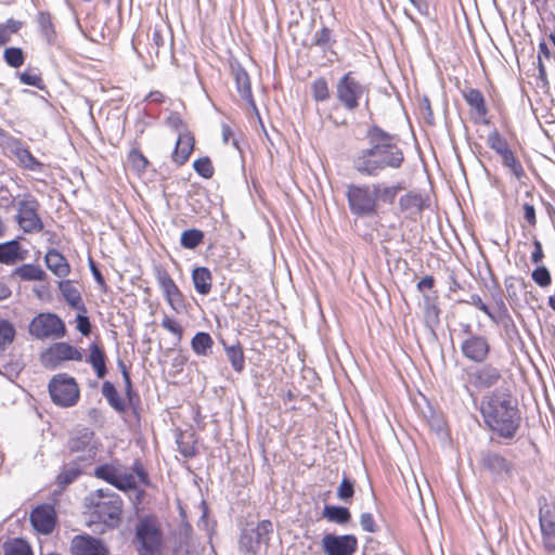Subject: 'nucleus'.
Listing matches in <instances>:
<instances>
[{
	"mask_svg": "<svg viewBox=\"0 0 555 555\" xmlns=\"http://www.w3.org/2000/svg\"><path fill=\"white\" fill-rule=\"evenodd\" d=\"M94 475H95V477L103 479L113 486L117 485L116 481H117L118 472L112 465L104 464V465L98 466L94 470Z\"/></svg>",
	"mask_w": 555,
	"mask_h": 555,
	"instance_id": "48",
	"label": "nucleus"
},
{
	"mask_svg": "<svg viewBox=\"0 0 555 555\" xmlns=\"http://www.w3.org/2000/svg\"><path fill=\"white\" fill-rule=\"evenodd\" d=\"M538 505L542 546L546 553H555V500L542 495Z\"/></svg>",
	"mask_w": 555,
	"mask_h": 555,
	"instance_id": "7",
	"label": "nucleus"
},
{
	"mask_svg": "<svg viewBox=\"0 0 555 555\" xmlns=\"http://www.w3.org/2000/svg\"><path fill=\"white\" fill-rule=\"evenodd\" d=\"M357 547L358 539L353 534L327 533L322 539V548L326 555H353Z\"/></svg>",
	"mask_w": 555,
	"mask_h": 555,
	"instance_id": "14",
	"label": "nucleus"
},
{
	"mask_svg": "<svg viewBox=\"0 0 555 555\" xmlns=\"http://www.w3.org/2000/svg\"><path fill=\"white\" fill-rule=\"evenodd\" d=\"M135 542L140 555H162L164 534L155 516L139 518L135 525Z\"/></svg>",
	"mask_w": 555,
	"mask_h": 555,
	"instance_id": "4",
	"label": "nucleus"
},
{
	"mask_svg": "<svg viewBox=\"0 0 555 555\" xmlns=\"http://www.w3.org/2000/svg\"><path fill=\"white\" fill-rule=\"evenodd\" d=\"M462 95L470 108L476 112L478 117H485L487 115L488 108L485 96L480 90L467 87L462 90Z\"/></svg>",
	"mask_w": 555,
	"mask_h": 555,
	"instance_id": "29",
	"label": "nucleus"
},
{
	"mask_svg": "<svg viewBox=\"0 0 555 555\" xmlns=\"http://www.w3.org/2000/svg\"><path fill=\"white\" fill-rule=\"evenodd\" d=\"M437 296L423 295L424 300V321L427 327L434 328L439 324L440 309L436 304Z\"/></svg>",
	"mask_w": 555,
	"mask_h": 555,
	"instance_id": "32",
	"label": "nucleus"
},
{
	"mask_svg": "<svg viewBox=\"0 0 555 555\" xmlns=\"http://www.w3.org/2000/svg\"><path fill=\"white\" fill-rule=\"evenodd\" d=\"M77 330L83 335L89 336L91 333V323L86 313L80 312L76 317Z\"/></svg>",
	"mask_w": 555,
	"mask_h": 555,
	"instance_id": "60",
	"label": "nucleus"
},
{
	"mask_svg": "<svg viewBox=\"0 0 555 555\" xmlns=\"http://www.w3.org/2000/svg\"><path fill=\"white\" fill-rule=\"evenodd\" d=\"M156 281L165 296L168 305L177 313H183L186 310L185 299L169 273L162 267H155Z\"/></svg>",
	"mask_w": 555,
	"mask_h": 555,
	"instance_id": "13",
	"label": "nucleus"
},
{
	"mask_svg": "<svg viewBox=\"0 0 555 555\" xmlns=\"http://www.w3.org/2000/svg\"><path fill=\"white\" fill-rule=\"evenodd\" d=\"M15 198L11 194V192L7 189L1 186L0 188V207L4 209H10L14 206Z\"/></svg>",
	"mask_w": 555,
	"mask_h": 555,
	"instance_id": "61",
	"label": "nucleus"
},
{
	"mask_svg": "<svg viewBox=\"0 0 555 555\" xmlns=\"http://www.w3.org/2000/svg\"><path fill=\"white\" fill-rule=\"evenodd\" d=\"M426 207V198L420 193L409 192L399 198V208L411 216L421 214Z\"/></svg>",
	"mask_w": 555,
	"mask_h": 555,
	"instance_id": "27",
	"label": "nucleus"
},
{
	"mask_svg": "<svg viewBox=\"0 0 555 555\" xmlns=\"http://www.w3.org/2000/svg\"><path fill=\"white\" fill-rule=\"evenodd\" d=\"M94 433L82 427L75 430L68 440V449L70 452H82L83 455L79 459H92L96 453V447L93 444Z\"/></svg>",
	"mask_w": 555,
	"mask_h": 555,
	"instance_id": "17",
	"label": "nucleus"
},
{
	"mask_svg": "<svg viewBox=\"0 0 555 555\" xmlns=\"http://www.w3.org/2000/svg\"><path fill=\"white\" fill-rule=\"evenodd\" d=\"M337 498L345 502L349 503L351 502L353 495H354V481L344 475L338 488H337Z\"/></svg>",
	"mask_w": 555,
	"mask_h": 555,
	"instance_id": "45",
	"label": "nucleus"
},
{
	"mask_svg": "<svg viewBox=\"0 0 555 555\" xmlns=\"http://www.w3.org/2000/svg\"><path fill=\"white\" fill-rule=\"evenodd\" d=\"M334 43L335 39L332 38V30L326 26L315 31L312 39V44L321 48L323 51L331 50Z\"/></svg>",
	"mask_w": 555,
	"mask_h": 555,
	"instance_id": "43",
	"label": "nucleus"
},
{
	"mask_svg": "<svg viewBox=\"0 0 555 555\" xmlns=\"http://www.w3.org/2000/svg\"><path fill=\"white\" fill-rule=\"evenodd\" d=\"M36 23L42 38L48 44H53L55 41L56 33L52 22V16L49 12L40 11L36 15Z\"/></svg>",
	"mask_w": 555,
	"mask_h": 555,
	"instance_id": "30",
	"label": "nucleus"
},
{
	"mask_svg": "<svg viewBox=\"0 0 555 555\" xmlns=\"http://www.w3.org/2000/svg\"><path fill=\"white\" fill-rule=\"evenodd\" d=\"M468 382L477 389L490 388L501 379V371L492 364L475 367L467 373Z\"/></svg>",
	"mask_w": 555,
	"mask_h": 555,
	"instance_id": "18",
	"label": "nucleus"
},
{
	"mask_svg": "<svg viewBox=\"0 0 555 555\" xmlns=\"http://www.w3.org/2000/svg\"><path fill=\"white\" fill-rule=\"evenodd\" d=\"M273 526L270 520H262L254 528H245L240 537V550L256 553L261 544H268Z\"/></svg>",
	"mask_w": 555,
	"mask_h": 555,
	"instance_id": "12",
	"label": "nucleus"
},
{
	"mask_svg": "<svg viewBox=\"0 0 555 555\" xmlns=\"http://www.w3.org/2000/svg\"><path fill=\"white\" fill-rule=\"evenodd\" d=\"M3 59L10 67L18 68L25 62V54L21 48L10 47L4 50Z\"/></svg>",
	"mask_w": 555,
	"mask_h": 555,
	"instance_id": "44",
	"label": "nucleus"
},
{
	"mask_svg": "<svg viewBox=\"0 0 555 555\" xmlns=\"http://www.w3.org/2000/svg\"><path fill=\"white\" fill-rule=\"evenodd\" d=\"M224 350L232 369L237 373L243 372L245 369V357L242 346L240 344L233 346L224 345Z\"/></svg>",
	"mask_w": 555,
	"mask_h": 555,
	"instance_id": "37",
	"label": "nucleus"
},
{
	"mask_svg": "<svg viewBox=\"0 0 555 555\" xmlns=\"http://www.w3.org/2000/svg\"><path fill=\"white\" fill-rule=\"evenodd\" d=\"M367 93V86L363 85L353 72L345 73L335 86V96L348 112H354L360 106L361 99Z\"/></svg>",
	"mask_w": 555,
	"mask_h": 555,
	"instance_id": "5",
	"label": "nucleus"
},
{
	"mask_svg": "<svg viewBox=\"0 0 555 555\" xmlns=\"http://www.w3.org/2000/svg\"><path fill=\"white\" fill-rule=\"evenodd\" d=\"M30 522L34 529L42 534H50L56 525V513L52 505L37 506L30 513Z\"/></svg>",
	"mask_w": 555,
	"mask_h": 555,
	"instance_id": "19",
	"label": "nucleus"
},
{
	"mask_svg": "<svg viewBox=\"0 0 555 555\" xmlns=\"http://www.w3.org/2000/svg\"><path fill=\"white\" fill-rule=\"evenodd\" d=\"M231 72L235 80L236 90L241 98L245 100L255 111H257V106L251 92L249 75L240 63H231Z\"/></svg>",
	"mask_w": 555,
	"mask_h": 555,
	"instance_id": "21",
	"label": "nucleus"
},
{
	"mask_svg": "<svg viewBox=\"0 0 555 555\" xmlns=\"http://www.w3.org/2000/svg\"><path fill=\"white\" fill-rule=\"evenodd\" d=\"M81 469L76 466H68L57 476V482L61 487L70 485L79 475Z\"/></svg>",
	"mask_w": 555,
	"mask_h": 555,
	"instance_id": "50",
	"label": "nucleus"
},
{
	"mask_svg": "<svg viewBox=\"0 0 555 555\" xmlns=\"http://www.w3.org/2000/svg\"><path fill=\"white\" fill-rule=\"evenodd\" d=\"M367 145L358 150L352 156V168L364 177H378L385 170L400 169L404 154L398 145L396 134L385 131L377 125L365 131Z\"/></svg>",
	"mask_w": 555,
	"mask_h": 555,
	"instance_id": "1",
	"label": "nucleus"
},
{
	"mask_svg": "<svg viewBox=\"0 0 555 555\" xmlns=\"http://www.w3.org/2000/svg\"><path fill=\"white\" fill-rule=\"evenodd\" d=\"M177 442H178L179 452L184 457L190 459V457H193L196 454V449H195V447L192 443L184 442L182 440H178Z\"/></svg>",
	"mask_w": 555,
	"mask_h": 555,
	"instance_id": "63",
	"label": "nucleus"
},
{
	"mask_svg": "<svg viewBox=\"0 0 555 555\" xmlns=\"http://www.w3.org/2000/svg\"><path fill=\"white\" fill-rule=\"evenodd\" d=\"M468 305L475 306L477 309L482 311L490 320H494L495 318L492 315V310L482 301L481 297L477 294H472L469 299L464 300Z\"/></svg>",
	"mask_w": 555,
	"mask_h": 555,
	"instance_id": "57",
	"label": "nucleus"
},
{
	"mask_svg": "<svg viewBox=\"0 0 555 555\" xmlns=\"http://www.w3.org/2000/svg\"><path fill=\"white\" fill-rule=\"evenodd\" d=\"M502 164L511 170L516 179L521 180L526 177V172L520 160L514 154L512 150L507 151L506 154L501 155Z\"/></svg>",
	"mask_w": 555,
	"mask_h": 555,
	"instance_id": "39",
	"label": "nucleus"
},
{
	"mask_svg": "<svg viewBox=\"0 0 555 555\" xmlns=\"http://www.w3.org/2000/svg\"><path fill=\"white\" fill-rule=\"evenodd\" d=\"M133 472L139 477L140 481L144 485H149V475L140 461H135L132 466Z\"/></svg>",
	"mask_w": 555,
	"mask_h": 555,
	"instance_id": "64",
	"label": "nucleus"
},
{
	"mask_svg": "<svg viewBox=\"0 0 555 555\" xmlns=\"http://www.w3.org/2000/svg\"><path fill=\"white\" fill-rule=\"evenodd\" d=\"M28 331L38 339L62 338L66 333L64 322L54 313L38 314L31 320Z\"/></svg>",
	"mask_w": 555,
	"mask_h": 555,
	"instance_id": "10",
	"label": "nucleus"
},
{
	"mask_svg": "<svg viewBox=\"0 0 555 555\" xmlns=\"http://www.w3.org/2000/svg\"><path fill=\"white\" fill-rule=\"evenodd\" d=\"M487 144L500 156L511 150L506 139L498 130H493L488 134Z\"/></svg>",
	"mask_w": 555,
	"mask_h": 555,
	"instance_id": "42",
	"label": "nucleus"
},
{
	"mask_svg": "<svg viewBox=\"0 0 555 555\" xmlns=\"http://www.w3.org/2000/svg\"><path fill=\"white\" fill-rule=\"evenodd\" d=\"M102 395L107 400L108 404L118 413L126 412V402L120 398L115 386L106 380L102 385Z\"/></svg>",
	"mask_w": 555,
	"mask_h": 555,
	"instance_id": "35",
	"label": "nucleus"
},
{
	"mask_svg": "<svg viewBox=\"0 0 555 555\" xmlns=\"http://www.w3.org/2000/svg\"><path fill=\"white\" fill-rule=\"evenodd\" d=\"M26 250L22 249V246L17 240H11L4 243H0V262L4 264H14L17 261H22L26 257Z\"/></svg>",
	"mask_w": 555,
	"mask_h": 555,
	"instance_id": "26",
	"label": "nucleus"
},
{
	"mask_svg": "<svg viewBox=\"0 0 555 555\" xmlns=\"http://www.w3.org/2000/svg\"><path fill=\"white\" fill-rule=\"evenodd\" d=\"M360 526L363 531L375 533L379 530V527L375 522V519L371 513H362L360 515Z\"/></svg>",
	"mask_w": 555,
	"mask_h": 555,
	"instance_id": "56",
	"label": "nucleus"
},
{
	"mask_svg": "<svg viewBox=\"0 0 555 555\" xmlns=\"http://www.w3.org/2000/svg\"><path fill=\"white\" fill-rule=\"evenodd\" d=\"M48 388L52 401L59 406H73L79 399V387L75 378L65 374L55 375L50 380Z\"/></svg>",
	"mask_w": 555,
	"mask_h": 555,
	"instance_id": "8",
	"label": "nucleus"
},
{
	"mask_svg": "<svg viewBox=\"0 0 555 555\" xmlns=\"http://www.w3.org/2000/svg\"><path fill=\"white\" fill-rule=\"evenodd\" d=\"M462 354L472 362L483 363L490 353V344L483 335L467 336L461 344Z\"/></svg>",
	"mask_w": 555,
	"mask_h": 555,
	"instance_id": "16",
	"label": "nucleus"
},
{
	"mask_svg": "<svg viewBox=\"0 0 555 555\" xmlns=\"http://www.w3.org/2000/svg\"><path fill=\"white\" fill-rule=\"evenodd\" d=\"M346 197L352 215L360 218L377 215L378 204L372 184H350L347 186Z\"/></svg>",
	"mask_w": 555,
	"mask_h": 555,
	"instance_id": "6",
	"label": "nucleus"
},
{
	"mask_svg": "<svg viewBox=\"0 0 555 555\" xmlns=\"http://www.w3.org/2000/svg\"><path fill=\"white\" fill-rule=\"evenodd\" d=\"M214 340L208 333L198 332L191 340L193 351L198 356H207L212 348Z\"/></svg>",
	"mask_w": 555,
	"mask_h": 555,
	"instance_id": "38",
	"label": "nucleus"
},
{
	"mask_svg": "<svg viewBox=\"0 0 555 555\" xmlns=\"http://www.w3.org/2000/svg\"><path fill=\"white\" fill-rule=\"evenodd\" d=\"M162 326L167 330L168 332L172 333L178 337L180 340L182 337L183 328L182 326L177 323L173 319L169 317H165L162 321Z\"/></svg>",
	"mask_w": 555,
	"mask_h": 555,
	"instance_id": "59",
	"label": "nucleus"
},
{
	"mask_svg": "<svg viewBox=\"0 0 555 555\" xmlns=\"http://www.w3.org/2000/svg\"><path fill=\"white\" fill-rule=\"evenodd\" d=\"M38 208L39 203L31 195L18 202L16 221L25 233L40 232L43 229Z\"/></svg>",
	"mask_w": 555,
	"mask_h": 555,
	"instance_id": "11",
	"label": "nucleus"
},
{
	"mask_svg": "<svg viewBox=\"0 0 555 555\" xmlns=\"http://www.w3.org/2000/svg\"><path fill=\"white\" fill-rule=\"evenodd\" d=\"M117 485H114L117 489L120 490H132L137 488V481L131 474L117 475Z\"/></svg>",
	"mask_w": 555,
	"mask_h": 555,
	"instance_id": "58",
	"label": "nucleus"
},
{
	"mask_svg": "<svg viewBox=\"0 0 555 555\" xmlns=\"http://www.w3.org/2000/svg\"><path fill=\"white\" fill-rule=\"evenodd\" d=\"M492 315L495 318L491 320L495 324H500L504 321V319L509 318L508 309L502 297H499L495 300V311H492Z\"/></svg>",
	"mask_w": 555,
	"mask_h": 555,
	"instance_id": "55",
	"label": "nucleus"
},
{
	"mask_svg": "<svg viewBox=\"0 0 555 555\" xmlns=\"http://www.w3.org/2000/svg\"><path fill=\"white\" fill-rule=\"evenodd\" d=\"M121 513L122 500L119 494L100 489L96 492V499L92 500L89 521L91 524L99 522L108 529H114L120 522Z\"/></svg>",
	"mask_w": 555,
	"mask_h": 555,
	"instance_id": "3",
	"label": "nucleus"
},
{
	"mask_svg": "<svg viewBox=\"0 0 555 555\" xmlns=\"http://www.w3.org/2000/svg\"><path fill=\"white\" fill-rule=\"evenodd\" d=\"M201 548L199 543L193 535V529L189 522H183L177 532L173 546V555H182L188 551Z\"/></svg>",
	"mask_w": 555,
	"mask_h": 555,
	"instance_id": "22",
	"label": "nucleus"
},
{
	"mask_svg": "<svg viewBox=\"0 0 555 555\" xmlns=\"http://www.w3.org/2000/svg\"><path fill=\"white\" fill-rule=\"evenodd\" d=\"M192 280L194 288L201 295H207L211 289V273L205 267H198L193 270Z\"/></svg>",
	"mask_w": 555,
	"mask_h": 555,
	"instance_id": "34",
	"label": "nucleus"
},
{
	"mask_svg": "<svg viewBox=\"0 0 555 555\" xmlns=\"http://www.w3.org/2000/svg\"><path fill=\"white\" fill-rule=\"evenodd\" d=\"M18 158L23 166L29 170H39L41 169L42 164L38 162L33 154L27 150H22L18 152Z\"/></svg>",
	"mask_w": 555,
	"mask_h": 555,
	"instance_id": "53",
	"label": "nucleus"
},
{
	"mask_svg": "<svg viewBox=\"0 0 555 555\" xmlns=\"http://www.w3.org/2000/svg\"><path fill=\"white\" fill-rule=\"evenodd\" d=\"M322 516L334 524L346 525L351 519L350 511L345 506L338 505H325L322 512Z\"/></svg>",
	"mask_w": 555,
	"mask_h": 555,
	"instance_id": "33",
	"label": "nucleus"
},
{
	"mask_svg": "<svg viewBox=\"0 0 555 555\" xmlns=\"http://www.w3.org/2000/svg\"><path fill=\"white\" fill-rule=\"evenodd\" d=\"M531 278L540 287L548 286L552 281L551 273L544 266L535 268L531 273Z\"/></svg>",
	"mask_w": 555,
	"mask_h": 555,
	"instance_id": "51",
	"label": "nucleus"
},
{
	"mask_svg": "<svg viewBox=\"0 0 555 555\" xmlns=\"http://www.w3.org/2000/svg\"><path fill=\"white\" fill-rule=\"evenodd\" d=\"M204 240V232L198 229L185 230L181 234L180 243L186 249H194Z\"/></svg>",
	"mask_w": 555,
	"mask_h": 555,
	"instance_id": "41",
	"label": "nucleus"
},
{
	"mask_svg": "<svg viewBox=\"0 0 555 555\" xmlns=\"http://www.w3.org/2000/svg\"><path fill=\"white\" fill-rule=\"evenodd\" d=\"M73 555H107L108 551L104 543L89 534L76 535L70 543Z\"/></svg>",
	"mask_w": 555,
	"mask_h": 555,
	"instance_id": "20",
	"label": "nucleus"
},
{
	"mask_svg": "<svg viewBox=\"0 0 555 555\" xmlns=\"http://www.w3.org/2000/svg\"><path fill=\"white\" fill-rule=\"evenodd\" d=\"M522 208H524V218H525V220L531 227H535V224H537V217H535V208H534V206L529 204V203H525Z\"/></svg>",
	"mask_w": 555,
	"mask_h": 555,
	"instance_id": "62",
	"label": "nucleus"
},
{
	"mask_svg": "<svg viewBox=\"0 0 555 555\" xmlns=\"http://www.w3.org/2000/svg\"><path fill=\"white\" fill-rule=\"evenodd\" d=\"M87 361L95 371L98 378L105 377V375L107 374L106 356L99 345L94 343L90 345V354Z\"/></svg>",
	"mask_w": 555,
	"mask_h": 555,
	"instance_id": "31",
	"label": "nucleus"
},
{
	"mask_svg": "<svg viewBox=\"0 0 555 555\" xmlns=\"http://www.w3.org/2000/svg\"><path fill=\"white\" fill-rule=\"evenodd\" d=\"M60 292L65 301L79 312L87 313V308L82 301L79 289L74 285L73 281L64 280L59 282Z\"/></svg>",
	"mask_w": 555,
	"mask_h": 555,
	"instance_id": "25",
	"label": "nucleus"
},
{
	"mask_svg": "<svg viewBox=\"0 0 555 555\" xmlns=\"http://www.w3.org/2000/svg\"><path fill=\"white\" fill-rule=\"evenodd\" d=\"M480 412L488 428L505 439L515 437L520 426L517 399L506 388H496L483 396Z\"/></svg>",
	"mask_w": 555,
	"mask_h": 555,
	"instance_id": "2",
	"label": "nucleus"
},
{
	"mask_svg": "<svg viewBox=\"0 0 555 555\" xmlns=\"http://www.w3.org/2000/svg\"><path fill=\"white\" fill-rule=\"evenodd\" d=\"M194 137L188 130L179 132L176 147L172 153V160L179 166L183 165L194 149Z\"/></svg>",
	"mask_w": 555,
	"mask_h": 555,
	"instance_id": "23",
	"label": "nucleus"
},
{
	"mask_svg": "<svg viewBox=\"0 0 555 555\" xmlns=\"http://www.w3.org/2000/svg\"><path fill=\"white\" fill-rule=\"evenodd\" d=\"M312 96L317 102H324L330 99V89L325 78L320 77L311 85Z\"/></svg>",
	"mask_w": 555,
	"mask_h": 555,
	"instance_id": "46",
	"label": "nucleus"
},
{
	"mask_svg": "<svg viewBox=\"0 0 555 555\" xmlns=\"http://www.w3.org/2000/svg\"><path fill=\"white\" fill-rule=\"evenodd\" d=\"M15 336V328L8 321H0V350L10 345Z\"/></svg>",
	"mask_w": 555,
	"mask_h": 555,
	"instance_id": "49",
	"label": "nucleus"
},
{
	"mask_svg": "<svg viewBox=\"0 0 555 555\" xmlns=\"http://www.w3.org/2000/svg\"><path fill=\"white\" fill-rule=\"evenodd\" d=\"M480 468L492 476L496 481L513 477L515 466L504 455L492 450H483L479 454Z\"/></svg>",
	"mask_w": 555,
	"mask_h": 555,
	"instance_id": "9",
	"label": "nucleus"
},
{
	"mask_svg": "<svg viewBox=\"0 0 555 555\" xmlns=\"http://www.w3.org/2000/svg\"><path fill=\"white\" fill-rule=\"evenodd\" d=\"M18 78L23 85L36 87L39 89L43 88V81L39 74L33 70H25L18 75Z\"/></svg>",
	"mask_w": 555,
	"mask_h": 555,
	"instance_id": "52",
	"label": "nucleus"
},
{
	"mask_svg": "<svg viewBox=\"0 0 555 555\" xmlns=\"http://www.w3.org/2000/svg\"><path fill=\"white\" fill-rule=\"evenodd\" d=\"M372 186L375 193L376 203L378 204L380 202L389 205L395 203L398 193L404 189L402 182H398L392 185L377 182L373 183Z\"/></svg>",
	"mask_w": 555,
	"mask_h": 555,
	"instance_id": "28",
	"label": "nucleus"
},
{
	"mask_svg": "<svg viewBox=\"0 0 555 555\" xmlns=\"http://www.w3.org/2000/svg\"><path fill=\"white\" fill-rule=\"evenodd\" d=\"M47 268L57 278H65L70 272L67 259L56 249L51 248L44 256Z\"/></svg>",
	"mask_w": 555,
	"mask_h": 555,
	"instance_id": "24",
	"label": "nucleus"
},
{
	"mask_svg": "<svg viewBox=\"0 0 555 555\" xmlns=\"http://www.w3.org/2000/svg\"><path fill=\"white\" fill-rule=\"evenodd\" d=\"M82 359L81 352L74 346L67 343H57L47 349L42 356L41 361L46 367L55 369L62 361Z\"/></svg>",
	"mask_w": 555,
	"mask_h": 555,
	"instance_id": "15",
	"label": "nucleus"
},
{
	"mask_svg": "<svg viewBox=\"0 0 555 555\" xmlns=\"http://www.w3.org/2000/svg\"><path fill=\"white\" fill-rule=\"evenodd\" d=\"M4 555H34L30 545L23 539H14L3 544Z\"/></svg>",
	"mask_w": 555,
	"mask_h": 555,
	"instance_id": "40",
	"label": "nucleus"
},
{
	"mask_svg": "<svg viewBox=\"0 0 555 555\" xmlns=\"http://www.w3.org/2000/svg\"><path fill=\"white\" fill-rule=\"evenodd\" d=\"M14 275L24 281H43L47 273L37 264L25 263L14 270Z\"/></svg>",
	"mask_w": 555,
	"mask_h": 555,
	"instance_id": "36",
	"label": "nucleus"
},
{
	"mask_svg": "<svg viewBox=\"0 0 555 555\" xmlns=\"http://www.w3.org/2000/svg\"><path fill=\"white\" fill-rule=\"evenodd\" d=\"M129 160L133 169L138 171L145 170L149 165L147 158L139 150L135 149L130 151Z\"/></svg>",
	"mask_w": 555,
	"mask_h": 555,
	"instance_id": "54",
	"label": "nucleus"
},
{
	"mask_svg": "<svg viewBox=\"0 0 555 555\" xmlns=\"http://www.w3.org/2000/svg\"><path fill=\"white\" fill-rule=\"evenodd\" d=\"M193 168L197 175L205 179H210L215 172L212 163L208 156L194 160Z\"/></svg>",
	"mask_w": 555,
	"mask_h": 555,
	"instance_id": "47",
	"label": "nucleus"
}]
</instances>
